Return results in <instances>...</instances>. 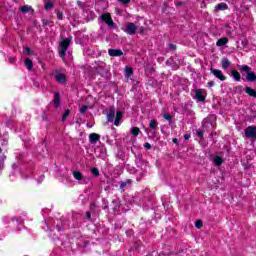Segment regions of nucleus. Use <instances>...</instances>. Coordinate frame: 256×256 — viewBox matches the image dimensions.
Masks as SVG:
<instances>
[{"mask_svg": "<svg viewBox=\"0 0 256 256\" xmlns=\"http://www.w3.org/2000/svg\"><path fill=\"white\" fill-rule=\"evenodd\" d=\"M0 145L2 147H7V145H9V134L5 132L3 128L0 129ZM5 159H7V156L3 153V149L0 147V170L5 167Z\"/></svg>", "mask_w": 256, "mask_h": 256, "instance_id": "1", "label": "nucleus"}, {"mask_svg": "<svg viewBox=\"0 0 256 256\" xmlns=\"http://www.w3.org/2000/svg\"><path fill=\"white\" fill-rule=\"evenodd\" d=\"M69 45H71V38H65L62 41H60L58 51L61 59H65V55H67Z\"/></svg>", "mask_w": 256, "mask_h": 256, "instance_id": "2", "label": "nucleus"}, {"mask_svg": "<svg viewBox=\"0 0 256 256\" xmlns=\"http://www.w3.org/2000/svg\"><path fill=\"white\" fill-rule=\"evenodd\" d=\"M100 19L107 24L109 29H115V22H113V18H111V14L105 13L100 16Z\"/></svg>", "mask_w": 256, "mask_h": 256, "instance_id": "3", "label": "nucleus"}, {"mask_svg": "<svg viewBox=\"0 0 256 256\" xmlns=\"http://www.w3.org/2000/svg\"><path fill=\"white\" fill-rule=\"evenodd\" d=\"M195 99L200 103H205V99H207V90L205 89H197L195 91Z\"/></svg>", "mask_w": 256, "mask_h": 256, "instance_id": "4", "label": "nucleus"}, {"mask_svg": "<svg viewBox=\"0 0 256 256\" xmlns=\"http://www.w3.org/2000/svg\"><path fill=\"white\" fill-rule=\"evenodd\" d=\"M17 175H21L22 179H27V176H23V173L21 172V170H19L17 164H12V172L10 174L11 181H13L14 177H17Z\"/></svg>", "mask_w": 256, "mask_h": 256, "instance_id": "5", "label": "nucleus"}, {"mask_svg": "<svg viewBox=\"0 0 256 256\" xmlns=\"http://www.w3.org/2000/svg\"><path fill=\"white\" fill-rule=\"evenodd\" d=\"M245 137L247 139H256V126H248L245 129Z\"/></svg>", "mask_w": 256, "mask_h": 256, "instance_id": "6", "label": "nucleus"}, {"mask_svg": "<svg viewBox=\"0 0 256 256\" xmlns=\"http://www.w3.org/2000/svg\"><path fill=\"white\" fill-rule=\"evenodd\" d=\"M125 33H127V35H135V33H137V25L133 22L128 23L126 25Z\"/></svg>", "mask_w": 256, "mask_h": 256, "instance_id": "7", "label": "nucleus"}, {"mask_svg": "<svg viewBox=\"0 0 256 256\" xmlns=\"http://www.w3.org/2000/svg\"><path fill=\"white\" fill-rule=\"evenodd\" d=\"M210 72L212 73V75H214V77H216V79H219V81H225L227 79V77L223 75V71L219 69L212 68Z\"/></svg>", "mask_w": 256, "mask_h": 256, "instance_id": "8", "label": "nucleus"}, {"mask_svg": "<svg viewBox=\"0 0 256 256\" xmlns=\"http://www.w3.org/2000/svg\"><path fill=\"white\" fill-rule=\"evenodd\" d=\"M54 79L57 83H60V85H65L67 83V76L59 72L55 74Z\"/></svg>", "mask_w": 256, "mask_h": 256, "instance_id": "9", "label": "nucleus"}, {"mask_svg": "<svg viewBox=\"0 0 256 256\" xmlns=\"http://www.w3.org/2000/svg\"><path fill=\"white\" fill-rule=\"evenodd\" d=\"M108 55H110V57H121L123 55V51L120 49H109Z\"/></svg>", "mask_w": 256, "mask_h": 256, "instance_id": "10", "label": "nucleus"}, {"mask_svg": "<svg viewBox=\"0 0 256 256\" xmlns=\"http://www.w3.org/2000/svg\"><path fill=\"white\" fill-rule=\"evenodd\" d=\"M123 119V112L122 111H117L116 112V117L114 120V125L115 127H119L121 125V120Z\"/></svg>", "mask_w": 256, "mask_h": 256, "instance_id": "11", "label": "nucleus"}, {"mask_svg": "<svg viewBox=\"0 0 256 256\" xmlns=\"http://www.w3.org/2000/svg\"><path fill=\"white\" fill-rule=\"evenodd\" d=\"M19 10L21 11V13L25 14V13H31L33 15V13H35V10L33 9V7L29 6V5H24L21 6L19 8Z\"/></svg>", "mask_w": 256, "mask_h": 256, "instance_id": "12", "label": "nucleus"}, {"mask_svg": "<svg viewBox=\"0 0 256 256\" xmlns=\"http://www.w3.org/2000/svg\"><path fill=\"white\" fill-rule=\"evenodd\" d=\"M132 183H133V180L126 179L125 181L120 182V189L125 191V189H129V187H131Z\"/></svg>", "mask_w": 256, "mask_h": 256, "instance_id": "13", "label": "nucleus"}, {"mask_svg": "<svg viewBox=\"0 0 256 256\" xmlns=\"http://www.w3.org/2000/svg\"><path fill=\"white\" fill-rule=\"evenodd\" d=\"M253 70L251 69V67H249L248 65H242L240 68V73L242 74V76H247L249 75V73H252Z\"/></svg>", "mask_w": 256, "mask_h": 256, "instance_id": "14", "label": "nucleus"}, {"mask_svg": "<svg viewBox=\"0 0 256 256\" xmlns=\"http://www.w3.org/2000/svg\"><path fill=\"white\" fill-rule=\"evenodd\" d=\"M107 121L113 123L115 121V108H110L107 114Z\"/></svg>", "mask_w": 256, "mask_h": 256, "instance_id": "15", "label": "nucleus"}, {"mask_svg": "<svg viewBox=\"0 0 256 256\" xmlns=\"http://www.w3.org/2000/svg\"><path fill=\"white\" fill-rule=\"evenodd\" d=\"M221 65H222V69H224V71H227V69H229V67H231V61H229L228 58H222L221 60Z\"/></svg>", "mask_w": 256, "mask_h": 256, "instance_id": "16", "label": "nucleus"}, {"mask_svg": "<svg viewBox=\"0 0 256 256\" xmlns=\"http://www.w3.org/2000/svg\"><path fill=\"white\" fill-rule=\"evenodd\" d=\"M124 73L125 78L127 79V81H129V79H131V77L133 76V68L126 66L124 69Z\"/></svg>", "mask_w": 256, "mask_h": 256, "instance_id": "17", "label": "nucleus"}, {"mask_svg": "<svg viewBox=\"0 0 256 256\" xmlns=\"http://www.w3.org/2000/svg\"><path fill=\"white\" fill-rule=\"evenodd\" d=\"M54 105L55 107H60L61 105V94L59 92H54Z\"/></svg>", "mask_w": 256, "mask_h": 256, "instance_id": "18", "label": "nucleus"}, {"mask_svg": "<svg viewBox=\"0 0 256 256\" xmlns=\"http://www.w3.org/2000/svg\"><path fill=\"white\" fill-rule=\"evenodd\" d=\"M229 43V39L227 37L220 38L216 42L217 47H224V45H227Z\"/></svg>", "mask_w": 256, "mask_h": 256, "instance_id": "19", "label": "nucleus"}, {"mask_svg": "<svg viewBox=\"0 0 256 256\" xmlns=\"http://www.w3.org/2000/svg\"><path fill=\"white\" fill-rule=\"evenodd\" d=\"M99 139H101V136L97 133H91L89 135V141L90 143H97V141H99Z\"/></svg>", "mask_w": 256, "mask_h": 256, "instance_id": "20", "label": "nucleus"}, {"mask_svg": "<svg viewBox=\"0 0 256 256\" xmlns=\"http://www.w3.org/2000/svg\"><path fill=\"white\" fill-rule=\"evenodd\" d=\"M24 65L28 71H31L33 69V61L30 58H26L24 60Z\"/></svg>", "mask_w": 256, "mask_h": 256, "instance_id": "21", "label": "nucleus"}, {"mask_svg": "<svg viewBox=\"0 0 256 256\" xmlns=\"http://www.w3.org/2000/svg\"><path fill=\"white\" fill-rule=\"evenodd\" d=\"M213 163L217 167H220V165H223V158L221 156H214Z\"/></svg>", "mask_w": 256, "mask_h": 256, "instance_id": "22", "label": "nucleus"}, {"mask_svg": "<svg viewBox=\"0 0 256 256\" xmlns=\"http://www.w3.org/2000/svg\"><path fill=\"white\" fill-rule=\"evenodd\" d=\"M246 81H248L249 83H253L254 81H256V74L255 72H250L247 76H246Z\"/></svg>", "mask_w": 256, "mask_h": 256, "instance_id": "23", "label": "nucleus"}, {"mask_svg": "<svg viewBox=\"0 0 256 256\" xmlns=\"http://www.w3.org/2000/svg\"><path fill=\"white\" fill-rule=\"evenodd\" d=\"M231 75L234 81H241V74L237 70H232Z\"/></svg>", "mask_w": 256, "mask_h": 256, "instance_id": "24", "label": "nucleus"}, {"mask_svg": "<svg viewBox=\"0 0 256 256\" xmlns=\"http://www.w3.org/2000/svg\"><path fill=\"white\" fill-rule=\"evenodd\" d=\"M245 91H246L247 95H250V97L256 98V91H255V89L247 86Z\"/></svg>", "mask_w": 256, "mask_h": 256, "instance_id": "25", "label": "nucleus"}, {"mask_svg": "<svg viewBox=\"0 0 256 256\" xmlns=\"http://www.w3.org/2000/svg\"><path fill=\"white\" fill-rule=\"evenodd\" d=\"M229 6L225 3H219L215 6L216 11H225Z\"/></svg>", "mask_w": 256, "mask_h": 256, "instance_id": "26", "label": "nucleus"}, {"mask_svg": "<svg viewBox=\"0 0 256 256\" xmlns=\"http://www.w3.org/2000/svg\"><path fill=\"white\" fill-rule=\"evenodd\" d=\"M73 177L77 181H81L83 179V174L81 172H79V171H74L73 172Z\"/></svg>", "mask_w": 256, "mask_h": 256, "instance_id": "27", "label": "nucleus"}, {"mask_svg": "<svg viewBox=\"0 0 256 256\" xmlns=\"http://www.w3.org/2000/svg\"><path fill=\"white\" fill-rule=\"evenodd\" d=\"M149 127L150 129H153L155 131V129L159 127V122H157V120H151L149 123Z\"/></svg>", "mask_w": 256, "mask_h": 256, "instance_id": "28", "label": "nucleus"}, {"mask_svg": "<svg viewBox=\"0 0 256 256\" xmlns=\"http://www.w3.org/2000/svg\"><path fill=\"white\" fill-rule=\"evenodd\" d=\"M163 118L166 121H168L169 125H171V123H173V116H171V114L165 113V114H163Z\"/></svg>", "mask_w": 256, "mask_h": 256, "instance_id": "29", "label": "nucleus"}, {"mask_svg": "<svg viewBox=\"0 0 256 256\" xmlns=\"http://www.w3.org/2000/svg\"><path fill=\"white\" fill-rule=\"evenodd\" d=\"M131 133H132V135H134V137H137V135H139V133H141V130L138 127H132Z\"/></svg>", "mask_w": 256, "mask_h": 256, "instance_id": "30", "label": "nucleus"}, {"mask_svg": "<svg viewBox=\"0 0 256 256\" xmlns=\"http://www.w3.org/2000/svg\"><path fill=\"white\" fill-rule=\"evenodd\" d=\"M105 157H107V149L100 148V158L105 159Z\"/></svg>", "mask_w": 256, "mask_h": 256, "instance_id": "31", "label": "nucleus"}, {"mask_svg": "<svg viewBox=\"0 0 256 256\" xmlns=\"http://www.w3.org/2000/svg\"><path fill=\"white\" fill-rule=\"evenodd\" d=\"M70 114H71V110L66 109L64 114L62 115V121H65V119H67Z\"/></svg>", "mask_w": 256, "mask_h": 256, "instance_id": "32", "label": "nucleus"}, {"mask_svg": "<svg viewBox=\"0 0 256 256\" xmlns=\"http://www.w3.org/2000/svg\"><path fill=\"white\" fill-rule=\"evenodd\" d=\"M24 53H26V55H35V52L29 47L24 48Z\"/></svg>", "mask_w": 256, "mask_h": 256, "instance_id": "33", "label": "nucleus"}, {"mask_svg": "<svg viewBox=\"0 0 256 256\" xmlns=\"http://www.w3.org/2000/svg\"><path fill=\"white\" fill-rule=\"evenodd\" d=\"M194 225L196 229H201V227H203V220L201 219L197 220Z\"/></svg>", "mask_w": 256, "mask_h": 256, "instance_id": "34", "label": "nucleus"}, {"mask_svg": "<svg viewBox=\"0 0 256 256\" xmlns=\"http://www.w3.org/2000/svg\"><path fill=\"white\" fill-rule=\"evenodd\" d=\"M44 9H46V11H49V9H53V2H47L44 6Z\"/></svg>", "mask_w": 256, "mask_h": 256, "instance_id": "35", "label": "nucleus"}, {"mask_svg": "<svg viewBox=\"0 0 256 256\" xmlns=\"http://www.w3.org/2000/svg\"><path fill=\"white\" fill-rule=\"evenodd\" d=\"M91 173H92V175H94L95 177H99V169H98V168H92V169H91Z\"/></svg>", "mask_w": 256, "mask_h": 256, "instance_id": "36", "label": "nucleus"}, {"mask_svg": "<svg viewBox=\"0 0 256 256\" xmlns=\"http://www.w3.org/2000/svg\"><path fill=\"white\" fill-rule=\"evenodd\" d=\"M5 125L6 127L11 129V127H13V121L11 119H7Z\"/></svg>", "mask_w": 256, "mask_h": 256, "instance_id": "37", "label": "nucleus"}, {"mask_svg": "<svg viewBox=\"0 0 256 256\" xmlns=\"http://www.w3.org/2000/svg\"><path fill=\"white\" fill-rule=\"evenodd\" d=\"M43 181H45V175H40L39 178L37 179L38 185H40V183H43Z\"/></svg>", "mask_w": 256, "mask_h": 256, "instance_id": "38", "label": "nucleus"}, {"mask_svg": "<svg viewBox=\"0 0 256 256\" xmlns=\"http://www.w3.org/2000/svg\"><path fill=\"white\" fill-rule=\"evenodd\" d=\"M95 207H97V205L95 204V202H92V203L90 204V211H91L92 213H95Z\"/></svg>", "mask_w": 256, "mask_h": 256, "instance_id": "39", "label": "nucleus"}, {"mask_svg": "<svg viewBox=\"0 0 256 256\" xmlns=\"http://www.w3.org/2000/svg\"><path fill=\"white\" fill-rule=\"evenodd\" d=\"M119 3H122V5H129L131 3V0H117Z\"/></svg>", "mask_w": 256, "mask_h": 256, "instance_id": "40", "label": "nucleus"}, {"mask_svg": "<svg viewBox=\"0 0 256 256\" xmlns=\"http://www.w3.org/2000/svg\"><path fill=\"white\" fill-rule=\"evenodd\" d=\"M103 67H105V64L101 63V65L96 68L97 73H99L100 75H101V70Z\"/></svg>", "mask_w": 256, "mask_h": 256, "instance_id": "41", "label": "nucleus"}, {"mask_svg": "<svg viewBox=\"0 0 256 256\" xmlns=\"http://www.w3.org/2000/svg\"><path fill=\"white\" fill-rule=\"evenodd\" d=\"M87 109H89V107H87V106H82L81 108H80V113H82V114H84L86 111H87Z\"/></svg>", "mask_w": 256, "mask_h": 256, "instance_id": "42", "label": "nucleus"}, {"mask_svg": "<svg viewBox=\"0 0 256 256\" xmlns=\"http://www.w3.org/2000/svg\"><path fill=\"white\" fill-rule=\"evenodd\" d=\"M57 19H58L59 21H63V13L58 12V13H57Z\"/></svg>", "mask_w": 256, "mask_h": 256, "instance_id": "43", "label": "nucleus"}, {"mask_svg": "<svg viewBox=\"0 0 256 256\" xmlns=\"http://www.w3.org/2000/svg\"><path fill=\"white\" fill-rule=\"evenodd\" d=\"M56 229H57V231H58V233H61V231H64V228L63 227H61V225H56Z\"/></svg>", "mask_w": 256, "mask_h": 256, "instance_id": "44", "label": "nucleus"}, {"mask_svg": "<svg viewBox=\"0 0 256 256\" xmlns=\"http://www.w3.org/2000/svg\"><path fill=\"white\" fill-rule=\"evenodd\" d=\"M77 5L78 7H80L81 9H83V7H85V4L82 1H77Z\"/></svg>", "mask_w": 256, "mask_h": 256, "instance_id": "45", "label": "nucleus"}, {"mask_svg": "<svg viewBox=\"0 0 256 256\" xmlns=\"http://www.w3.org/2000/svg\"><path fill=\"white\" fill-rule=\"evenodd\" d=\"M168 45H169V47H170V49H171L172 51H175V49H177V46L174 45V44H168Z\"/></svg>", "mask_w": 256, "mask_h": 256, "instance_id": "46", "label": "nucleus"}, {"mask_svg": "<svg viewBox=\"0 0 256 256\" xmlns=\"http://www.w3.org/2000/svg\"><path fill=\"white\" fill-rule=\"evenodd\" d=\"M8 62L13 65V63H15V59L10 56V57H8Z\"/></svg>", "mask_w": 256, "mask_h": 256, "instance_id": "47", "label": "nucleus"}, {"mask_svg": "<svg viewBox=\"0 0 256 256\" xmlns=\"http://www.w3.org/2000/svg\"><path fill=\"white\" fill-rule=\"evenodd\" d=\"M144 148H145V149H151V144H150L149 142H146V143L144 144Z\"/></svg>", "mask_w": 256, "mask_h": 256, "instance_id": "48", "label": "nucleus"}, {"mask_svg": "<svg viewBox=\"0 0 256 256\" xmlns=\"http://www.w3.org/2000/svg\"><path fill=\"white\" fill-rule=\"evenodd\" d=\"M208 87L211 88V87H214L215 86V82L214 81H210L208 82Z\"/></svg>", "mask_w": 256, "mask_h": 256, "instance_id": "49", "label": "nucleus"}, {"mask_svg": "<svg viewBox=\"0 0 256 256\" xmlns=\"http://www.w3.org/2000/svg\"><path fill=\"white\" fill-rule=\"evenodd\" d=\"M197 137H199L200 139H203V132L198 131L197 132Z\"/></svg>", "mask_w": 256, "mask_h": 256, "instance_id": "50", "label": "nucleus"}, {"mask_svg": "<svg viewBox=\"0 0 256 256\" xmlns=\"http://www.w3.org/2000/svg\"><path fill=\"white\" fill-rule=\"evenodd\" d=\"M184 139H185L186 141H188V139H191V135L185 134V135H184Z\"/></svg>", "mask_w": 256, "mask_h": 256, "instance_id": "51", "label": "nucleus"}, {"mask_svg": "<svg viewBox=\"0 0 256 256\" xmlns=\"http://www.w3.org/2000/svg\"><path fill=\"white\" fill-rule=\"evenodd\" d=\"M86 219H91V212H86Z\"/></svg>", "mask_w": 256, "mask_h": 256, "instance_id": "52", "label": "nucleus"}, {"mask_svg": "<svg viewBox=\"0 0 256 256\" xmlns=\"http://www.w3.org/2000/svg\"><path fill=\"white\" fill-rule=\"evenodd\" d=\"M242 45L245 47L247 45L246 41H242Z\"/></svg>", "mask_w": 256, "mask_h": 256, "instance_id": "53", "label": "nucleus"}, {"mask_svg": "<svg viewBox=\"0 0 256 256\" xmlns=\"http://www.w3.org/2000/svg\"><path fill=\"white\" fill-rule=\"evenodd\" d=\"M208 121H209V119H207V118H204V120H203L204 123H207Z\"/></svg>", "mask_w": 256, "mask_h": 256, "instance_id": "54", "label": "nucleus"}, {"mask_svg": "<svg viewBox=\"0 0 256 256\" xmlns=\"http://www.w3.org/2000/svg\"><path fill=\"white\" fill-rule=\"evenodd\" d=\"M135 249H136V250H139V244H136V245H135Z\"/></svg>", "mask_w": 256, "mask_h": 256, "instance_id": "55", "label": "nucleus"}, {"mask_svg": "<svg viewBox=\"0 0 256 256\" xmlns=\"http://www.w3.org/2000/svg\"><path fill=\"white\" fill-rule=\"evenodd\" d=\"M177 141V139H174V142H176Z\"/></svg>", "mask_w": 256, "mask_h": 256, "instance_id": "56", "label": "nucleus"}]
</instances>
